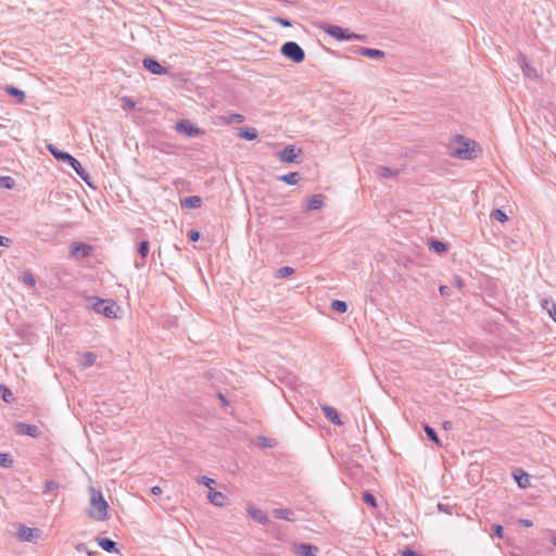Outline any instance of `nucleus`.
<instances>
[{
  "label": "nucleus",
  "mask_w": 556,
  "mask_h": 556,
  "mask_svg": "<svg viewBox=\"0 0 556 556\" xmlns=\"http://www.w3.org/2000/svg\"><path fill=\"white\" fill-rule=\"evenodd\" d=\"M97 355L92 352H85L80 357V365L84 368L90 367L96 363Z\"/></svg>",
  "instance_id": "obj_29"
},
{
  "label": "nucleus",
  "mask_w": 556,
  "mask_h": 556,
  "mask_svg": "<svg viewBox=\"0 0 556 556\" xmlns=\"http://www.w3.org/2000/svg\"><path fill=\"white\" fill-rule=\"evenodd\" d=\"M330 307L334 311V312H338V313H345L348 311V304L346 302L344 301H341V300H333L331 302V305Z\"/></svg>",
  "instance_id": "obj_37"
},
{
  "label": "nucleus",
  "mask_w": 556,
  "mask_h": 556,
  "mask_svg": "<svg viewBox=\"0 0 556 556\" xmlns=\"http://www.w3.org/2000/svg\"><path fill=\"white\" fill-rule=\"evenodd\" d=\"M150 491L153 495H161L163 492L159 485L152 486Z\"/></svg>",
  "instance_id": "obj_54"
},
{
  "label": "nucleus",
  "mask_w": 556,
  "mask_h": 556,
  "mask_svg": "<svg viewBox=\"0 0 556 556\" xmlns=\"http://www.w3.org/2000/svg\"><path fill=\"white\" fill-rule=\"evenodd\" d=\"M443 428L446 429V430L451 429L452 428V421H444L443 422Z\"/></svg>",
  "instance_id": "obj_55"
},
{
  "label": "nucleus",
  "mask_w": 556,
  "mask_h": 556,
  "mask_svg": "<svg viewBox=\"0 0 556 556\" xmlns=\"http://www.w3.org/2000/svg\"><path fill=\"white\" fill-rule=\"evenodd\" d=\"M263 446H267V444H266V438H263Z\"/></svg>",
  "instance_id": "obj_59"
},
{
  "label": "nucleus",
  "mask_w": 556,
  "mask_h": 556,
  "mask_svg": "<svg viewBox=\"0 0 556 556\" xmlns=\"http://www.w3.org/2000/svg\"><path fill=\"white\" fill-rule=\"evenodd\" d=\"M363 501L371 507L377 506V500H376L375 495L368 491L363 493Z\"/></svg>",
  "instance_id": "obj_39"
},
{
  "label": "nucleus",
  "mask_w": 556,
  "mask_h": 556,
  "mask_svg": "<svg viewBox=\"0 0 556 556\" xmlns=\"http://www.w3.org/2000/svg\"><path fill=\"white\" fill-rule=\"evenodd\" d=\"M491 529L493 531V535L498 538V539H503L504 538V528L503 526L498 525V523H493L491 526Z\"/></svg>",
  "instance_id": "obj_41"
},
{
  "label": "nucleus",
  "mask_w": 556,
  "mask_h": 556,
  "mask_svg": "<svg viewBox=\"0 0 556 556\" xmlns=\"http://www.w3.org/2000/svg\"><path fill=\"white\" fill-rule=\"evenodd\" d=\"M321 29L330 37L340 41L359 40L362 35L351 33L350 29L333 24H325Z\"/></svg>",
  "instance_id": "obj_5"
},
{
  "label": "nucleus",
  "mask_w": 556,
  "mask_h": 556,
  "mask_svg": "<svg viewBox=\"0 0 556 556\" xmlns=\"http://www.w3.org/2000/svg\"><path fill=\"white\" fill-rule=\"evenodd\" d=\"M439 291H440V294L442 296H450L451 295V289L447 286H440Z\"/></svg>",
  "instance_id": "obj_49"
},
{
  "label": "nucleus",
  "mask_w": 556,
  "mask_h": 556,
  "mask_svg": "<svg viewBox=\"0 0 556 556\" xmlns=\"http://www.w3.org/2000/svg\"><path fill=\"white\" fill-rule=\"evenodd\" d=\"M400 556H422L412 548H405L400 553Z\"/></svg>",
  "instance_id": "obj_48"
},
{
  "label": "nucleus",
  "mask_w": 556,
  "mask_h": 556,
  "mask_svg": "<svg viewBox=\"0 0 556 556\" xmlns=\"http://www.w3.org/2000/svg\"><path fill=\"white\" fill-rule=\"evenodd\" d=\"M207 500L211 504L217 507H223L226 503V495L219 491H210L207 494Z\"/></svg>",
  "instance_id": "obj_19"
},
{
  "label": "nucleus",
  "mask_w": 556,
  "mask_h": 556,
  "mask_svg": "<svg viewBox=\"0 0 556 556\" xmlns=\"http://www.w3.org/2000/svg\"><path fill=\"white\" fill-rule=\"evenodd\" d=\"M248 514L254 521H256L261 525L265 526V525L269 523V519H268L267 515L260 508H256L254 506H249Z\"/></svg>",
  "instance_id": "obj_16"
},
{
  "label": "nucleus",
  "mask_w": 556,
  "mask_h": 556,
  "mask_svg": "<svg viewBox=\"0 0 556 556\" xmlns=\"http://www.w3.org/2000/svg\"><path fill=\"white\" fill-rule=\"evenodd\" d=\"M263 446H267V444H266V438H263Z\"/></svg>",
  "instance_id": "obj_61"
},
{
  "label": "nucleus",
  "mask_w": 556,
  "mask_h": 556,
  "mask_svg": "<svg viewBox=\"0 0 556 556\" xmlns=\"http://www.w3.org/2000/svg\"><path fill=\"white\" fill-rule=\"evenodd\" d=\"M14 429L17 434L28 435L30 438H38L40 434V430L37 426L26 422H16Z\"/></svg>",
  "instance_id": "obj_10"
},
{
  "label": "nucleus",
  "mask_w": 556,
  "mask_h": 556,
  "mask_svg": "<svg viewBox=\"0 0 556 556\" xmlns=\"http://www.w3.org/2000/svg\"><path fill=\"white\" fill-rule=\"evenodd\" d=\"M58 483L53 480H47L43 484V493H49L58 488Z\"/></svg>",
  "instance_id": "obj_43"
},
{
  "label": "nucleus",
  "mask_w": 556,
  "mask_h": 556,
  "mask_svg": "<svg viewBox=\"0 0 556 556\" xmlns=\"http://www.w3.org/2000/svg\"><path fill=\"white\" fill-rule=\"evenodd\" d=\"M4 91L9 96L13 97L17 103H24L26 96H25V92L23 90H21L20 88L12 86V85H7L4 87Z\"/></svg>",
  "instance_id": "obj_21"
},
{
  "label": "nucleus",
  "mask_w": 556,
  "mask_h": 556,
  "mask_svg": "<svg viewBox=\"0 0 556 556\" xmlns=\"http://www.w3.org/2000/svg\"><path fill=\"white\" fill-rule=\"evenodd\" d=\"M453 508H454L453 506L447 505V504H442V503L438 504V509L440 511H443V513H446V514H450V515L453 513Z\"/></svg>",
  "instance_id": "obj_47"
},
{
  "label": "nucleus",
  "mask_w": 556,
  "mask_h": 556,
  "mask_svg": "<svg viewBox=\"0 0 556 556\" xmlns=\"http://www.w3.org/2000/svg\"><path fill=\"white\" fill-rule=\"evenodd\" d=\"M541 307L556 323V302L552 298L541 300Z\"/></svg>",
  "instance_id": "obj_18"
},
{
  "label": "nucleus",
  "mask_w": 556,
  "mask_h": 556,
  "mask_svg": "<svg viewBox=\"0 0 556 556\" xmlns=\"http://www.w3.org/2000/svg\"><path fill=\"white\" fill-rule=\"evenodd\" d=\"M88 303L92 307V309L98 314H101L108 318L117 317V312L119 311V307L113 300H104L98 296H90L88 299Z\"/></svg>",
  "instance_id": "obj_4"
},
{
  "label": "nucleus",
  "mask_w": 556,
  "mask_h": 556,
  "mask_svg": "<svg viewBox=\"0 0 556 556\" xmlns=\"http://www.w3.org/2000/svg\"><path fill=\"white\" fill-rule=\"evenodd\" d=\"M523 72L527 76H530L532 75V71L527 66L526 68H523Z\"/></svg>",
  "instance_id": "obj_56"
},
{
  "label": "nucleus",
  "mask_w": 556,
  "mask_h": 556,
  "mask_svg": "<svg viewBox=\"0 0 556 556\" xmlns=\"http://www.w3.org/2000/svg\"><path fill=\"white\" fill-rule=\"evenodd\" d=\"M553 543L556 546V536L553 538Z\"/></svg>",
  "instance_id": "obj_62"
},
{
  "label": "nucleus",
  "mask_w": 556,
  "mask_h": 556,
  "mask_svg": "<svg viewBox=\"0 0 556 556\" xmlns=\"http://www.w3.org/2000/svg\"><path fill=\"white\" fill-rule=\"evenodd\" d=\"M12 243V240L8 237L0 235V247H10Z\"/></svg>",
  "instance_id": "obj_50"
},
{
  "label": "nucleus",
  "mask_w": 556,
  "mask_h": 556,
  "mask_svg": "<svg viewBox=\"0 0 556 556\" xmlns=\"http://www.w3.org/2000/svg\"><path fill=\"white\" fill-rule=\"evenodd\" d=\"M23 282L27 286L34 287L36 285V279L31 274L24 275Z\"/></svg>",
  "instance_id": "obj_46"
},
{
  "label": "nucleus",
  "mask_w": 556,
  "mask_h": 556,
  "mask_svg": "<svg viewBox=\"0 0 556 556\" xmlns=\"http://www.w3.org/2000/svg\"><path fill=\"white\" fill-rule=\"evenodd\" d=\"M519 525L529 528L532 527L533 523L529 519H519Z\"/></svg>",
  "instance_id": "obj_52"
},
{
  "label": "nucleus",
  "mask_w": 556,
  "mask_h": 556,
  "mask_svg": "<svg viewBox=\"0 0 556 556\" xmlns=\"http://www.w3.org/2000/svg\"><path fill=\"white\" fill-rule=\"evenodd\" d=\"M244 121V116L238 113H233L229 115L228 123H242Z\"/></svg>",
  "instance_id": "obj_44"
},
{
  "label": "nucleus",
  "mask_w": 556,
  "mask_h": 556,
  "mask_svg": "<svg viewBox=\"0 0 556 556\" xmlns=\"http://www.w3.org/2000/svg\"><path fill=\"white\" fill-rule=\"evenodd\" d=\"M14 464L12 456L8 453L0 452V467L11 468Z\"/></svg>",
  "instance_id": "obj_34"
},
{
  "label": "nucleus",
  "mask_w": 556,
  "mask_h": 556,
  "mask_svg": "<svg viewBox=\"0 0 556 556\" xmlns=\"http://www.w3.org/2000/svg\"><path fill=\"white\" fill-rule=\"evenodd\" d=\"M150 242L148 240H141L137 245V252L140 255V260L135 261L136 268H142L146 265V258L149 255Z\"/></svg>",
  "instance_id": "obj_13"
},
{
  "label": "nucleus",
  "mask_w": 556,
  "mask_h": 556,
  "mask_svg": "<svg viewBox=\"0 0 556 556\" xmlns=\"http://www.w3.org/2000/svg\"><path fill=\"white\" fill-rule=\"evenodd\" d=\"M473 144V141L457 135L450 146L451 155L460 160H472L477 156Z\"/></svg>",
  "instance_id": "obj_2"
},
{
  "label": "nucleus",
  "mask_w": 556,
  "mask_h": 556,
  "mask_svg": "<svg viewBox=\"0 0 556 556\" xmlns=\"http://www.w3.org/2000/svg\"><path fill=\"white\" fill-rule=\"evenodd\" d=\"M92 247L84 242H74L71 245V254L75 257L86 258L91 255Z\"/></svg>",
  "instance_id": "obj_12"
},
{
  "label": "nucleus",
  "mask_w": 556,
  "mask_h": 556,
  "mask_svg": "<svg viewBox=\"0 0 556 556\" xmlns=\"http://www.w3.org/2000/svg\"><path fill=\"white\" fill-rule=\"evenodd\" d=\"M321 410L324 412L326 418L331 421L336 426H342L343 421L340 418V414L338 410L329 405H323Z\"/></svg>",
  "instance_id": "obj_15"
},
{
  "label": "nucleus",
  "mask_w": 556,
  "mask_h": 556,
  "mask_svg": "<svg viewBox=\"0 0 556 556\" xmlns=\"http://www.w3.org/2000/svg\"><path fill=\"white\" fill-rule=\"evenodd\" d=\"M273 21L282 27H291L292 26V22L286 17L275 16V17H273Z\"/></svg>",
  "instance_id": "obj_42"
},
{
  "label": "nucleus",
  "mask_w": 556,
  "mask_h": 556,
  "mask_svg": "<svg viewBox=\"0 0 556 556\" xmlns=\"http://www.w3.org/2000/svg\"><path fill=\"white\" fill-rule=\"evenodd\" d=\"M75 548L78 551V552H87L88 549V546L86 543H78Z\"/></svg>",
  "instance_id": "obj_53"
},
{
  "label": "nucleus",
  "mask_w": 556,
  "mask_h": 556,
  "mask_svg": "<svg viewBox=\"0 0 556 556\" xmlns=\"http://www.w3.org/2000/svg\"><path fill=\"white\" fill-rule=\"evenodd\" d=\"M301 154V150H298L294 146L289 144L279 152L280 161L285 163H295Z\"/></svg>",
  "instance_id": "obj_11"
},
{
  "label": "nucleus",
  "mask_w": 556,
  "mask_h": 556,
  "mask_svg": "<svg viewBox=\"0 0 556 556\" xmlns=\"http://www.w3.org/2000/svg\"><path fill=\"white\" fill-rule=\"evenodd\" d=\"M263 446H267V444H266V438H263Z\"/></svg>",
  "instance_id": "obj_60"
},
{
  "label": "nucleus",
  "mask_w": 556,
  "mask_h": 556,
  "mask_svg": "<svg viewBox=\"0 0 556 556\" xmlns=\"http://www.w3.org/2000/svg\"><path fill=\"white\" fill-rule=\"evenodd\" d=\"M429 248H430V250H432L437 253H443L447 250V245L444 242L435 240V239H431L429 241Z\"/></svg>",
  "instance_id": "obj_32"
},
{
  "label": "nucleus",
  "mask_w": 556,
  "mask_h": 556,
  "mask_svg": "<svg viewBox=\"0 0 556 556\" xmlns=\"http://www.w3.org/2000/svg\"><path fill=\"white\" fill-rule=\"evenodd\" d=\"M47 149L58 161L70 165L84 181H88L90 177L89 174L83 167L80 162L77 159H75L72 154H70L66 151L60 150L54 144H48Z\"/></svg>",
  "instance_id": "obj_3"
},
{
  "label": "nucleus",
  "mask_w": 556,
  "mask_h": 556,
  "mask_svg": "<svg viewBox=\"0 0 556 556\" xmlns=\"http://www.w3.org/2000/svg\"><path fill=\"white\" fill-rule=\"evenodd\" d=\"M121 102H122V108L126 111L132 110L136 105L135 101L131 98L126 97V96L121 99Z\"/></svg>",
  "instance_id": "obj_40"
},
{
  "label": "nucleus",
  "mask_w": 556,
  "mask_h": 556,
  "mask_svg": "<svg viewBox=\"0 0 556 556\" xmlns=\"http://www.w3.org/2000/svg\"><path fill=\"white\" fill-rule=\"evenodd\" d=\"M424 431L426 433V437L429 441L435 443L437 445L441 446V441L439 439V435L437 431L428 424H424Z\"/></svg>",
  "instance_id": "obj_27"
},
{
  "label": "nucleus",
  "mask_w": 556,
  "mask_h": 556,
  "mask_svg": "<svg viewBox=\"0 0 556 556\" xmlns=\"http://www.w3.org/2000/svg\"><path fill=\"white\" fill-rule=\"evenodd\" d=\"M187 236H188L189 240L192 242H197L201 237L200 232L195 229L189 230Z\"/></svg>",
  "instance_id": "obj_45"
},
{
  "label": "nucleus",
  "mask_w": 556,
  "mask_h": 556,
  "mask_svg": "<svg viewBox=\"0 0 556 556\" xmlns=\"http://www.w3.org/2000/svg\"><path fill=\"white\" fill-rule=\"evenodd\" d=\"M300 175L296 172H292L278 177V180L283 181L288 185L294 186L299 182Z\"/></svg>",
  "instance_id": "obj_30"
},
{
  "label": "nucleus",
  "mask_w": 556,
  "mask_h": 556,
  "mask_svg": "<svg viewBox=\"0 0 556 556\" xmlns=\"http://www.w3.org/2000/svg\"><path fill=\"white\" fill-rule=\"evenodd\" d=\"M325 195L321 193L312 195L307 201V210L317 211L324 206Z\"/></svg>",
  "instance_id": "obj_23"
},
{
  "label": "nucleus",
  "mask_w": 556,
  "mask_h": 556,
  "mask_svg": "<svg viewBox=\"0 0 556 556\" xmlns=\"http://www.w3.org/2000/svg\"><path fill=\"white\" fill-rule=\"evenodd\" d=\"M513 477H514L515 481L517 482V484L520 488L525 489V488H528L530 485V477L521 468H516L513 471Z\"/></svg>",
  "instance_id": "obj_17"
},
{
  "label": "nucleus",
  "mask_w": 556,
  "mask_h": 556,
  "mask_svg": "<svg viewBox=\"0 0 556 556\" xmlns=\"http://www.w3.org/2000/svg\"><path fill=\"white\" fill-rule=\"evenodd\" d=\"M41 535V530L20 525L17 538L23 542L35 543Z\"/></svg>",
  "instance_id": "obj_8"
},
{
  "label": "nucleus",
  "mask_w": 556,
  "mask_h": 556,
  "mask_svg": "<svg viewBox=\"0 0 556 556\" xmlns=\"http://www.w3.org/2000/svg\"><path fill=\"white\" fill-rule=\"evenodd\" d=\"M217 396H218V399L220 401L222 406L227 407L229 405L228 400L226 399V396L222 392H218Z\"/></svg>",
  "instance_id": "obj_51"
},
{
  "label": "nucleus",
  "mask_w": 556,
  "mask_h": 556,
  "mask_svg": "<svg viewBox=\"0 0 556 556\" xmlns=\"http://www.w3.org/2000/svg\"><path fill=\"white\" fill-rule=\"evenodd\" d=\"M293 549L298 556H317L319 548L309 543H298L293 545Z\"/></svg>",
  "instance_id": "obj_14"
},
{
  "label": "nucleus",
  "mask_w": 556,
  "mask_h": 556,
  "mask_svg": "<svg viewBox=\"0 0 556 556\" xmlns=\"http://www.w3.org/2000/svg\"><path fill=\"white\" fill-rule=\"evenodd\" d=\"M0 397L5 403H9V404H11L15 401V396H14L13 392L4 384L0 386Z\"/></svg>",
  "instance_id": "obj_31"
},
{
  "label": "nucleus",
  "mask_w": 556,
  "mask_h": 556,
  "mask_svg": "<svg viewBox=\"0 0 556 556\" xmlns=\"http://www.w3.org/2000/svg\"><path fill=\"white\" fill-rule=\"evenodd\" d=\"M86 554L88 556H96L98 554V552H92V551L87 549Z\"/></svg>",
  "instance_id": "obj_57"
},
{
  "label": "nucleus",
  "mask_w": 556,
  "mask_h": 556,
  "mask_svg": "<svg viewBox=\"0 0 556 556\" xmlns=\"http://www.w3.org/2000/svg\"><path fill=\"white\" fill-rule=\"evenodd\" d=\"M197 481H198L199 484H202V485L206 486L211 491L213 490V486L216 484V481L214 479H212L210 477H206V476H200L197 479Z\"/></svg>",
  "instance_id": "obj_38"
},
{
  "label": "nucleus",
  "mask_w": 556,
  "mask_h": 556,
  "mask_svg": "<svg viewBox=\"0 0 556 556\" xmlns=\"http://www.w3.org/2000/svg\"><path fill=\"white\" fill-rule=\"evenodd\" d=\"M15 186V181L10 176H0V189L11 190Z\"/></svg>",
  "instance_id": "obj_35"
},
{
  "label": "nucleus",
  "mask_w": 556,
  "mask_h": 556,
  "mask_svg": "<svg viewBox=\"0 0 556 556\" xmlns=\"http://www.w3.org/2000/svg\"><path fill=\"white\" fill-rule=\"evenodd\" d=\"M90 492V508L88 515L97 521H106L110 519L109 504L105 501L102 492L93 486L89 489Z\"/></svg>",
  "instance_id": "obj_1"
},
{
  "label": "nucleus",
  "mask_w": 556,
  "mask_h": 556,
  "mask_svg": "<svg viewBox=\"0 0 556 556\" xmlns=\"http://www.w3.org/2000/svg\"><path fill=\"white\" fill-rule=\"evenodd\" d=\"M239 136L245 140H254L257 138V130L253 127H243L239 129Z\"/></svg>",
  "instance_id": "obj_28"
},
{
  "label": "nucleus",
  "mask_w": 556,
  "mask_h": 556,
  "mask_svg": "<svg viewBox=\"0 0 556 556\" xmlns=\"http://www.w3.org/2000/svg\"><path fill=\"white\" fill-rule=\"evenodd\" d=\"M280 53L294 63H302L305 60L303 48L295 41H287L280 47Z\"/></svg>",
  "instance_id": "obj_6"
},
{
  "label": "nucleus",
  "mask_w": 556,
  "mask_h": 556,
  "mask_svg": "<svg viewBox=\"0 0 556 556\" xmlns=\"http://www.w3.org/2000/svg\"><path fill=\"white\" fill-rule=\"evenodd\" d=\"M180 205L182 208H198L202 205V199L199 195H189L181 200Z\"/></svg>",
  "instance_id": "obj_22"
},
{
  "label": "nucleus",
  "mask_w": 556,
  "mask_h": 556,
  "mask_svg": "<svg viewBox=\"0 0 556 556\" xmlns=\"http://www.w3.org/2000/svg\"><path fill=\"white\" fill-rule=\"evenodd\" d=\"M294 273V268L290 266H282L277 269L275 277L278 279L287 278Z\"/></svg>",
  "instance_id": "obj_36"
},
{
  "label": "nucleus",
  "mask_w": 556,
  "mask_h": 556,
  "mask_svg": "<svg viewBox=\"0 0 556 556\" xmlns=\"http://www.w3.org/2000/svg\"><path fill=\"white\" fill-rule=\"evenodd\" d=\"M358 54L369 59H381L384 56V52L375 48L361 47L357 50Z\"/></svg>",
  "instance_id": "obj_20"
},
{
  "label": "nucleus",
  "mask_w": 556,
  "mask_h": 556,
  "mask_svg": "<svg viewBox=\"0 0 556 556\" xmlns=\"http://www.w3.org/2000/svg\"><path fill=\"white\" fill-rule=\"evenodd\" d=\"M143 67L155 75H165L168 70L160 64L157 60L152 56H147L142 61Z\"/></svg>",
  "instance_id": "obj_9"
},
{
  "label": "nucleus",
  "mask_w": 556,
  "mask_h": 556,
  "mask_svg": "<svg viewBox=\"0 0 556 556\" xmlns=\"http://www.w3.org/2000/svg\"><path fill=\"white\" fill-rule=\"evenodd\" d=\"M97 541H98V545L103 551H105L108 553L117 552L116 543L112 539L103 536V538H98Z\"/></svg>",
  "instance_id": "obj_26"
},
{
  "label": "nucleus",
  "mask_w": 556,
  "mask_h": 556,
  "mask_svg": "<svg viewBox=\"0 0 556 556\" xmlns=\"http://www.w3.org/2000/svg\"><path fill=\"white\" fill-rule=\"evenodd\" d=\"M175 129L177 132L188 137L195 138L203 134V130L197 127L188 119H180L176 123Z\"/></svg>",
  "instance_id": "obj_7"
},
{
  "label": "nucleus",
  "mask_w": 556,
  "mask_h": 556,
  "mask_svg": "<svg viewBox=\"0 0 556 556\" xmlns=\"http://www.w3.org/2000/svg\"><path fill=\"white\" fill-rule=\"evenodd\" d=\"M376 174L381 179H390L397 176L399 169H393L388 166H378Z\"/></svg>",
  "instance_id": "obj_25"
},
{
  "label": "nucleus",
  "mask_w": 556,
  "mask_h": 556,
  "mask_svg": "<svg viewBox=\"0 0 556 556\" xmlns=\"http://www.w3.org/2000/svg\"><path fill=\"white\" fill-rule=\"evenodd\" d=\"M456 285H458V287H459V288L462 287V281H460V279H457Z\"/></svg>",
  "instance_id": "obj_58"
},
{
  "label": "nucleus",
  "mask_w": 556,
  "mask_h": 556,
  "mask_svg": "<svg viewBox=\"0 0 556 556\" xmlns=\"http://www.w3.org/2000/svg\"><path fill=\"white\" fill-rule=\"evenodd\" d=\"M273 516L276 519H282V520H287V521H294L295 520L294 513L291 509H289V508H275L273 510Z\"/></svg>",
  "instance_id": "obj_24"
},
{
  "label": "nucleus",
  "mask_w": 556,
  "mask_h": 556,
  "mask_svg": "<svg viewBox=\"0 0 556 556\" xmlns=\"http://www.w3.org/2000/svg\"><path fill=\"white\" fill-rule=\"evenodd\" d=\"M491 218L498 223H505L508 220L507 214L502 208H495L491 212Z\"/></svg>",
  "instance_id": "obj_33"
}]
</instances>
